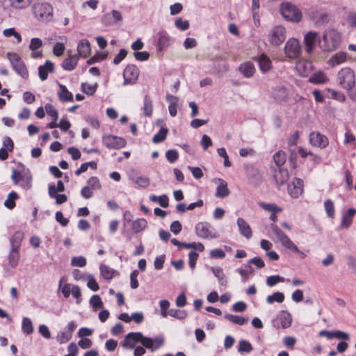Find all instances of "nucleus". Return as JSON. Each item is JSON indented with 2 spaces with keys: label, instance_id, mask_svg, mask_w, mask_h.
I'll return each mask as SVG.
<instances>
[{
  "label": "nucleus",
  "instance_id": "f257e3e1",
  "mask_svg": "<svg viewBox=\"0 0 356 356\" xmlns=\"http://www.w3.org/2000/svg\"><path fill=\"white\" fill-rule=\"evenodd\" d=\"M339 33L334 30L325 31L322 38H318V45L324 51H332L337 48L340 42Z\"/></svg>",
  "mask_w": 356,
  "mask_h": 356
},
{
  "label": "nucleus",
  "instance_id": "f03ea898",
  "mask_svg": "<svg viewBox=\"0 0 356 356\" xmlns=\"http://www.w3.org/2000/svg\"><path fill=\"white\" fill-rule=\"evenodd\" d=\"M337 84L343 89L350 91L355 86V73L350 67L341 69L337 76Z\"/></svg>",
  "mask_w": 356,
  "mask_h": 356
},
{
  "label": "nucleus",
  "instance_id": "7ed1b4c3",
  "mask_svg": "<svg viewBox=\"0 0 356 356\" xmlns=\"http://www.w3.org/2000/svg\"><path fill=\"white\" fill-rule=\"evenodd\" d=\"M280 12L282 17L289 22H299L302 14L301 10L291 2H284L280 5Z\"/></svg>",
  "mask_w": 356,
  "mask_h": 356
},
{
  "label": "nucleus",
  "instance_id": "20e7f679",
  "mask_svg": "<svg viewBox=\"0 0 356 356\" xmlns=\"http://www.w3.org/2000/svg\"><path fill=\"white\" fill-rule=\"evenodd\" d=\"M54 8L48 3H37L33 6L35 17L40 22H48L53 18Z\"/></svg>",
  "mask_w": 356,
  "mask_h": 356
},
{
  "label": "nucleus",
  "instance_id": "39448f33",
  "mask_svg": "<svg viewBox=\"0 0 356 356\" xmlns=\"http://www.w3.org/2000/svg\"><path fill=\"white\" fill-rule=\"evenodd\" d=\"M6 57L9 60L13 69L22 78L27 79L29 78L28 69L19 55L15 52H8Z\"/></svg>",
  "mask_w": 356,
  "mask_h": 356
},
{
  "label": "nucleus",
  "instance_id": "423d86ee",
  "mask_svg": "<svg viewBox=\"0 0 356 356\" xmlns=\"http://www.w3.org/2000/svg\"><path fill=\"white\" fill-rule=\"evenodd\" d=\"M269 42L273 46H279L282 44L286 38V31L283 26H274L268 34Z\"/></svg>",
  "mask_w": 356,
  "mask_h": 356
},
{
  "label": "nucleus",
  "instance_id": "0eeeda50",
  "mask_svg": "<svg viewBox=\"0 0 356 356\" xmlns=\"http://www.w3.org/2000/svg\"><path fill=\"white\" fill-rule=\"evenodd\" d=\"M196 234L203 238H216L218 237L213 227L207 222H200L195 225Z\"/></svg>",
  "mask_w": 356,
  "mask_h": 356
},
{
  "label": "nucleus",
  "instance_id": "6e6552de",
  "mask_svg": "<svg viewBox=\"0 0 356 356\" xmlns=\"http://www.w3.org/2000/svg\"><path fill=\"white\" fill-rule=\"evenodd\" d=\"M102 143L106 147L115 149L123 148L127 145V141L124 138L111 134L103 136Z\"/></svg>",
  "mask_w": 356,
  "mask_h": 356
},
{
  "label": "nucleus",
  "instance_id": "1a4fd4ad",
  "mask_svg": "<svg viewBox=\"0 0 356 356\" xmlns=\"http://www.w3.org/2000/svg\"><path fill=\"white\" fill-rule=\"evenodd\" d=\"M11 179L15 184H18L25 189H29L31 186V177L27 173L22 172L17 170L13 169L12 171Z\"/></svg>",
  "mask_w": 356,
  "mask_h": 356
},
{
  "label": "nucleus",
  "instance_id": "9d476101",
  "mask_svg": "<svg viewBox=\"0 0 356 356\" xmlns=\"http://www.w3.org/2000/svg\"><path fill=\"white\" fill-rule=\"evenodd\" d=\"M301 45L297 39H289L284 47L286 56L292 59L297 58L301 54Z\"/></svg>",
  "mask_w": 356,
  "mask_h": 356
},
{
  "label": "nucleus",
  "instance_id": "9b49d317",
  "mask_svg": "<svg viewBox=\"0 0 356 356\" xmlns=\"http://www.w3.org/2000/svg\"><path fill=\"white\" fill-rule=\"evenodd\" d=\"M140 70L136 65H128L124 70L123 76L127 83H134L139 76Z\"/></svg>",
  "mask_w": 356,
  "mask_h": 356
},
{
  "label": "nucleus",
  "instance_id": "f8f14e48",
  "mask_svg": "<svg viewBox=\"0 0 356 356\" xmlns=\"http://www.w3.org/2000/svg\"><path fill=\"white\" fill-rule=\"evenodd\" d=\"M310 144L321 149L325 148L329 143L328 138L319 132L313 131L309 134Z\"/></svg>",
  "mask_w": 356,
  "mask_h": 356
},
{
  "label": "nucleus",
  "instance_id": "ddd939ff",
  "mask_svg": "<svg viewBox=\"0 0 356 356\" xmlns=\"http://www.w3.org/2000/svg\"><path fill=\"white\" fill-rule=\"evenodd\" d=\"M291 315L286 311H282L277 318L273 322V326L277 329H286L291 325Z\"/></svg>",
  "mask_w": 356,
  "mask_h": 356
},
{
  "label": "nucleus",
  "instance_id": "4468645a",
  "mask_svg": "<svg viewBox=\"0 0 356 356\" xmlns=\"http://www.w3.org/2000/svg\"><path fill=\"white\" fill-rule=\"evenodd\" d=\"M303 187V181L300 178H295L288 186V192L292 197L297 198L302 195Z\"/></svg>",
  "mask_w": 356,
  "mask_h": 356
},
{
  "label": "nucleus",
  "instance_id": "2eb2a0df",
  "mask_svg": "<svg viewBox=\"0 0 356 356\" xmlns=\"http://www.w3.org/2000/svg\"><path fill=\"white\" fill-rule=\"evenodd\" d=\"M317 41L318 42V33L309 31L305 34L304 37V44L307 53L311 54L313 51Z\"/></svg>",
  "mask_w": 356,
  "mask_h": 356
},
{
  "label": "nucleus",
  "instance_id": "dca6fc26",
  "mask_svg": "<svg viewBox=\"0 0 356 356\" xmlns=\"http://www.w3.org/2000/svg\"><path fill=\"white\" fill-rule=\"evenodd\" d=\"M309 17L316 24H323L327 22L328 15L321 9L312 8L307 13Z\"/></svg>",
  "mask_w": 356,
  "mask_h": 356
},
{
  "label": "nucleus",
  "instance_id": "f3484780",
  "mask_svg": "<svg viewBox=\"0 0 356 356\" xmlns=\"http://www.w3.org/2000/svg\"><path fill=\"white\" fill-rule=\"evenodd\" d=\"M140 332H130L127 334L124 340L121 342L122 346L125 349H133L135 348V343L138 342V337Z\"/></svg>",
  "mask_w": 356,
  "mask_h": 356
},
{
  "label": "nucleus",
  "instance_id": "a211bd4d",
  "mask_svg": "<svg viewBox=\"0 0 356 356\" xmlns=\"http://www.w3.org/2000/svg\"><path fill=\"white\" fill-rule=\"evenodd\" d=\"M313 67L312 63L307 60H300L297 63L296 68L300 75L303 77L307 76L312 72Z\"/></svg>",
  "mask_w": 356,
  "mask_h": 356
},
{
  "label": "nucleus",
  "instance_id": "6ab92c4d",
  "mask_svg": "<svg viewBox=\"0 0 356 356\" xmlns=\"http://www.w3.org/2000/svg\"><path fill=\"white\" fill-rule=\"evenodd\" d=\"M238 71L244 77L249 79L254 76L256 69L252 63L247 61L241 63L238 66Z\"/></svg>",
  "mask_w": 356,
  "mask_h": 356
},
{
  "label": "nucleus",
  "instance_id": "aec40b11",
  "mask_svg": "<svg viewBox=\"0 0 356 356\" xmlns=\"http://www.w3.org/2000/svg\"><path fill=\"white\" fill-rule=\"evenodd\" d=\"M237 225L240 232V234L249 239L252 236V231L249 224L242 218L237 219Z\"/></svg>",
  "mask_w": 356,
  "mask_h": 356
},
{
  "label": "nucleus",
  "instance_id": "412c9836",
  "mask_svg": "<svg viewBox=\"0 0 356 356\" xmlns=\"http://www.w3.org/2000/svg\"><path fill=\"white\" fill-rule=\"evenodd\" d=\"M54 65L50 60H47L43 65L38 67V75L42 81H45L48 77V74L54 72Z\"/></svg>",
  "mask_w": 356,
  "mask_h": 356
},
{
  "label": "nucleus",
  "instance_id": "4be33fe9",
  "mask_svg": "<svg viewBox=\"0 0 356 356\" xmlns=\"http://www.w3.org/2000/svg\"><path fill=\"white\" fill-rule=\"evenodd\" d=\"M320 337H325L328 339H331L333 337L337 339H343V340H348L349 335L348 334L337 330V331H327V330H321L319 332Z\"/></svg>",
  "mask_w": 356,
  "mask_h": 356
},
{
  "label": "nucleus",
  "instance_id": "5701e85b",
  "mask_svg": "<svg viewBox=\"0 0 356 356\" xmlns=\"http://www.w3.org/2000/svg\"><path fill=\"white\" fill-rule=\"evenodd\" d=\"M274 178L278 186H282L286 184L289 179L288 170L286 168H279V170L275 172Z\"/></svg>",
  "mask_w": 356,
  "mask_h": 356
},
{
  "label": "nucleus",
  "instance_id": "b1692460",
  "mask_svg": "<svg viewBox=\"0 0 356 356\" xmlns=\"http://www.w3.org/2000/svg\"><path fill=\"white\" fill-rule=\"evenodd\" d=\"M79 56L86 58L90 55L91 48L90 44L87 40H81L77 46Z\"/></svg>",
  "mask_w": 356,
  "mask_h": 356
},
{
  "label": "nucleus",
  "instance_id": "393cba45",
  "mask_svg": "<svg viewBox=\"0 0 356 356\" xmlns=\"http://www.w3.org/2000/svg\"><path fill=\"white\" fill-rule=\"evenodd\" d=\"M58 97L61 102H71L73 101V94L69 91L65 85L59 84Z\"/></svg>",
  "mask_w": 356,
  "mask_h": 356
},
{
  "label": "nucleus",
  "instance_id": "a878e982",
  "mask_svg": "<svg viewBox=\"0 0 356 356\" xmlns=\"http://www.w3.org/2000/svg\"><path fill=\"white\" fill-rule=\"evenodd\" d=\"M165 99L169 103L168 111L170 115L172 117L176 116L177 114L178 97L170 94H167Z\"/></svg>",
  "mask_w": 356,
  "mask_h": 356
},
{
  "label": "nucleus",
  "instance_id": "bb28decb",
  "mask_svg": "<svg viewBox=\"0 0 356 356\" xmlns=\"http://www.w3.org/2000/svg\"><path fill=\"white\" fill-rule=\"evenodd\" d=\"M282 246H284L286 249L293 252L296 254L300 259H305L306 257V254L301 251L298 246L291 240L290 238H287L284 243H282Z\"/></svg>",
  "mask_w": 356,
  "mask_h": 356
},
{
  "label": "nucleus",
  "instance_id": "cd10ccee",
  "mask_svg": "<svg viewBox=\"0 0 356 356\" xmlns=\"http://www.w3.org/2000/svg\"><path fill=\"white\" fill-rule=\"evenodd\" d=\"M282 246H284L286 249L293 252L296 254L300 259H305L306 257V254L301 251L298 246L291 240L290 238H287L284 243H282Z\"/></svg>",
  "mask_w": 356,
  "mask_h": 356
},
{
  "label": "nucleus",
  "instance_id": "c85d7f7f",
  "mask_svg": "<svg viewBox=\"0 0 356 356\" xmlns=\"http://www.w3.org/2000/svg\"><path fill=\"white\" fill-rule=\"evenodd\" d=\"M48 193L51 198L56 200L57 204H61L67 202V197L65 194H58L55 191V184H51L49 185Z\"/></svg>",
  "mask_w": 356,
  "mask_h": 356
},
{
  "label": "nucleus",
  "instance_id": "c756f323",
  "mask_svg": "<svg viewBox=\"0 0 356 356\" xmlns=\"http://www.w3.org/2000/svg\"><path fill=\"white\" fill-rule=\"evenodd\" d=\"M259 69L263 72H266L272 67L270 59L264 54H261L258 58Z\"/></svg>",
  "mask_w": 356,
  "mask_h": 356
},
{
  "label": "nucleus",
  "instance_id": "7c9ffc66",
  "mask_svg": "<svg viewBox=\"0 0 356 356\" xmlns=\"http://www.w3.org/2000/svg\"><path fill=\"white\" fill-rule=\"evenodd\" d=\"M78 57L76 55L70 56L62 62V67L67 71L73 70L77 65Z\"/></svg>",
  "mask_w": 356,
  "mask_h": 356
},
{
  "label": "nucleus",
  "instance_id": "2f4dec72",
  "mask_svg": "<svg viewBox=\"0 0 356 356\" xmlns=\"http://www.w3.org/2000/svg\"><path fill=\"white\" fill-rule=\"evenodd\" d=\"M329 79L327 75L325 74V72L322 71H318L314 73L309 79V81L314 84L325 83H327Z\"/></svg>",
  "mask_w": 356,
  "mask_h": 356
},
{
  "label": "nucleus",
  "instance_id": "473e14b6",
  "mask_svg": "<svg viewBox=\"0 0 356 356\" xmlns=\"http://www.w3.org/2000/svg\"><path fill=\"white\" fill-rule=\"evenodd\" d=\"M273 97L277 102L286 101L288 98L287 89L284 86H278L274 89Z\"/></svg>",
  "mask_w": 356,
  "mask_h": 356
},
{
  "label": "nucleus",
  "instance_id": "72a5a7b5",
  "mask_svg": "<svg viewBox=\"0 0 356 356\" xmlns=\"http://www.w3.org/2000/svg\"><path fill=\"white\" fill-rule=\"evenodd\" d=\"M171 38L166 32H160L158 39L157 47L159 51H161L168 47L170 44Z\"/></svg>",
  "mask_w": 356,
  "mask_h": 356
},
{
  "label": "nucleus",
  "instance_id": "f704fd0d",
  "mask_svg": "<svg viewBox=\"0 0 356 356\" xmlns=\"http://www.w3.org/2000/svg\"><path fill=\"white\" fill-rule=\"evenodd\" d=\"M220 184L218 186L216 191V196L220 198H224L227 197L230 191L227 188V184L223 179H219Z\"/></svg>",
  "mask_w": 356,
  "mask_h": 356
},
{
  "label": "nucleus",
  "instance_id": "c9c22d12",
  "mask_svg": "<svg viewBox=\"0 0 356 356\" xmlns=\"http://www.w3.org/2000/svg\"><path fill=\"white\" fill-rule=\"evenodd\" d=\"M355 213L356 209L352 208L348 209L343 215L341 226L345 228H348L353 222V218Z\"/></svg>",
  "mask_w": 356,
  "mask_h": 356
},
{
  "label": "nucleus",
  "instance_id": "e433bc0d",
  "mask_svg": "<svg viewBox=\"0 0 356 356\" xmlns=\"http://www.w3.org/2000/svg\"><path fill=\"white\" fill-rule=\"evenodd\" d=\"M153 102L152 99L148 96L145 95L144 97L143 111L145 116L150 118L153 114Z\"/></svg>",
  "mask_w": 356,
  "mask_h": 356
},
{
  "label": "nucleus",
  "instance_id": "4c0bfd02",
  "mask_svg": "<svg viewBox=\"0 0 356 356\" xmlns=\"http://www.w3.org/2000/svg\"><path fill=\"white\" fill-rule=\"evenodd\" d=\"M270 227L273 233L276 236L277 238L279 240L281 244L284 243L287 238H289L284 232H282L278 227V226L275 223H272L270 225Z\"/></svg>",
  "mask_w": 356,
  "mask_h": 356
},
{
  "label": "nucleus",
  "instance_id": "58836bf2",
  "mask_svg": "<svg viewBox=\"0 0 356 356\" xmlns=\"http://www.w3.org/2000/svg\"><path fill=\"white\" fill-rule=\"evenodd\" d=\"M224 317L226 319L229 320L230 322L239 325H243L248 322V318H245L237 315L226 314H225Z\"/></svg>",
  "mask_w": 356,
  "mask_h": 356
},
{
  "label": "nucleus",
  "instance_id": "ea45409f",
  "mask_svg": "<svg viewBox=\"0 0 356 356\" xmlns=\"http://www.w3.org/2000/svg\"><path fill=\"white\" fill-rule=\"evenodd\" d=\"M347 54L343 51H339L334 54L330 58L331 64L334 65H338L346 60Z\"/></svg>",
  "mask_w": 356,
  "mask_h": 356
},
{
  "label": "nucleus",
  "instance_id": "a19ab883",
  "mask_svg": "<svg viewBox=\"0 0 356 356\" xmlns=\"http://www.w3.org/2000/svg\"><path fill=\"white\" fill-rule=\"evenodd\" d=\"M147 225V222L145 218H138L132 222V230L136 233H138L145 229Z\"/></svg>",
  "mask_w": 356,
  "mask_h": 356
},
{
  "label": "nucleus",
  "instance_id": "79ce46f5",
  "mask_svg": "<svg viewBox=\"0 0 356 356\" xmlns=\"http://www.w3.org/2000/svg\"><path fill=\"white\" fill-rule=\"evenodd\" d=\"M168 129L165 127H161L158 133H156L152 138V142L155 144L161 143L166 139Z\"/></svg>",
  "mask_w": 356,
  "mask_h": 356
},
{
  "label": "nucleus",
  "instance_id": "37998d69",
  "mask_svg": "<svg viewBox=\"0 0 356 356\" xmlns=\"http://www.w3.org/2000/svg\"><path fill=\"white\" fill-rule=\"evenodd\" d=\"M18 198V195L16 192L12 191L10 192L7 199L4 202V205L8 209H13L15 207V200Z\"/></svg>",
  "mask_w": 356,
  "mask_h": 356
},
{
  "label": "nucleus",
  "instance_id": "c03bdc74",
  "mask_svg": "<svg viewBox=\"0 0 356 356\" xmlns=\"http://www.w3.org/2000/svg\"><path fill=\"white\" fill-rule=\"evenodd\" d=\"M273 160L277 167L282 168L286 163V154L283 151H278L274 154Z\"/></svg>",
  "mask_w": 356,
  "mask_h": 356
},
{
  "label": "nucleus",
  "instance_id": "a18cd8bd",
  "mask_svg": "<svg viewBox=\"0 0 356 356\" xmlns=\"http://www.w3.org/2000/svg\"><path fill=\"white\" fill-rule=\"evenodd\" d=\"M150 200L158 202L161 207L166 208L169 205V199L166 195H162L160 196L151 195L149 197Z\"/></svg>",
  "mask_w": 356,
  "mask_h": 356
},
{
  "label": "nucleus",
  "instance_id": "49530a36",
  "mask_svg": "<svg viewBox=\"0 0 356 356\" xmlns=\"http://www.w3.org/2000/svg\"><path fill=\"white\" fill-rule=\"evenodd\" d=\"M97 83L95 84H89L88 83H81V90L87 95H93L97 91Z\"/></svg>",
  "mask_w": 356,
  "mask_h": 356
},
{
  "label": "nucleus",
  "instance_id": "de8ad7c7",
  "mask_svg": "<svg viewBox=\"0 0 356 356\" xmlns=\"http://www.w3.org/2000/svg\"><path fill=\"white\" fill-rule=\"evenodd\" d=\"M324 208L326 211L327 216L330 218H333L335 216V209L334 202L330 199L325 200Z\"/></svg>",
  "mask_w": 356,
  "mask_h": 356
},
{
  "label": "nucleus",
  "instance_id": "09e8293b",
  "mask_svg": "<svg viewBox=\"0 0 356 356\" xmlns=\"http://www.w3.org/2000/svg\"><path fill=\"white\" fill-rule=\"evenodd\" d=\"M22 331L26 334H31L33 332V327L31 319L28 317H24L22 324Z\"/></svg>",
  "mask_w": 356,
  "mask_h": 356
},
{
  "label": "nucleus",
  "instance_id": "8fccbe9b",
  "mask_svg": "<svg viewBox=\"0 0 356 356\" xmlns=\"http://www.w3.org/2000/svg\"><path fill=\"white\" fill-rule=\"evenodd\" d=\"M284 300V295L282 292H275L272 295L268 296L266 298V301L269 304H272L274 302H277L279 303L282 302Z\"/></svg>",
  "mask_w": 356,
  "mask_h": 356
},
{
  "label": "nucleus",
  "instance_id": "3c124183",
  "mask_svg": "<svg viewBox=\"0 0 356 356\" xmlns=\"http://www.w3.org/2000/svg\"><path fill=\"white\" fill-rule=\"evenodd\" d=\"M259 206L265 211L272 213H280L282 211L281 207H279L275 204H268L264 202H259Z\"/></svg>",
  "mask_w": 356,
  "mask_h": 356
},
{
  "label": "nucleus",
  "instance_id": "603ef678",
  "mask_svg": "<svg viewBox=\"0 0 356 356\" xmlns=\"http://www.w3.org/2000/svg\"><path fill=\"white\" fill-rule=\"evenodd\" d=\"M101 274L106 280H111L114 275V270L106 265H102L100 266Z\"/></svg>",
  "mask_w": 356,
  "mask_h": 356
},
{
  "label": "nucleus",
  "instance_id": "864d4df0",
  "mask_svg": "<svg viewBox=\"0 0 356 356\" xmlns=\"http://www.w3.org/2000/svg\"><path fill=\"white\" fill-rule=\"evenodd\" d=\"M88 186L90 187L93 191L99 190L102 188L101 182L96 176L91 177L87 181Z\"/></svg>",
  "mask_w": 356,
  "mask_h": 356
},
{
  "label": "nucleus",
  "instance_id": "5fc2aeb1",
  "mask_svg": "<svg viewBox=\"0 0 356 356\" xmlns=\"http://www.w3.org/2000/svg\"><path fill=\"white\" fill-rule=\"evenodd\" d=\"M138 342H140L143 346L148 349H152V350H154V341L152 339L144 337L142 333H140V336L138 337Z\"/></svg>",
  "mask_w": 356,
  "mask_h": 356
},
{
  "label": "nucleus",
  "instance_id": "6e6d98bb",
  "mask_svg": "<svg viewBox=\"0 0 356 356\" xmlns=\"http://www.w3.org/2000/svg\"><path fill=\"white\" fill-rule=\"evenodd\" d=\"M19 258V252L13 248L8 256L10 265L13 268L15 267L18 264Z\"/></svg>",
  "mask_w": 356,
  "mask_h": 356
},
{
  "label": "nucleus",
  "instance_id": "4d7b16f0",
  "mask_svg": "<svg viewBox=\"0 0 356 356\" xmlns=\"http://www.w3.org/2000/svg\"><path fill=\"white\" fill-rule=\"evenodd\" d=\"M298 153L300 156L305 159L307 156H313V162L314 163H318L319 161V157L317 155L314 154L312 152L307 151V149H304L303 147H300L298 148Z\"/></svg>",
  "mask_w": 356,
  "mask_h": 356
},
{
  "label": "nucleus",
  "instance_id": "13d9d810",
  "mask_svg": "<svg viewBox=\"0 0 356 356\" xmlns=\"http://www.w3.org/2000/svg\"><path fill=\"white\" fill-rule=\"evenodd\" d=\"M168 316H172L178 319H184L187 316V314L184 310H179L177 309H170L168 311Z\"/></svg>",
  "mask_w": 356,
  "mask_h": 356
},
{
  "label": "nucleus",
  "instance_id": "bf43d9fd",
  "mask_svg": "<svg viewBox=\"0 0 356 356\" xmlns=\"http://www.w3.org/2000/svg\"><path fill=\"white\" fill-rule=\"evenodd\" d=\"M45 110L48 115L52 118V120L57 121L58 118V111L56 110L52 104H47L45 106Z\"/></svg>",
  "mask_w": 356,
  "mask_h": 356
},
{
  "label": "nucleus",
  "instance_id": "052dcab7",
  "mask_svg": "<svg viewBox=\"0 0 356 356\" xmlns=\"http://www.w3.org/2000/svg\"><path fill=\"white\" fill-rule=\"evenodd\" d=\"M90 303L92 305V307L95 309H101L104 306L101 298L97 295H93L91 297L90 300Z\"/></svg>",
  "mask_w": 356,
  "mask_h": 356
},
{
  "label": "nucleus",
  "instance_id": "680f3d73",
  "mask_svg": "<svg viewBox=\"0 0 356 356\" xmlns=\"http://www.w3.org/2000/svg\"><path fill=\"white\" fill-rule=\"evenodd\" d=\"M253 348L251 343L246 340H241L239 341L238 351L250 353L252 350Z\"/></svg>",
  "mask_w": 356,
  "mask_h": 356
},
{
  "label": "nucleus",
  "instance_id": "e2e57ef3",
  "mask_svg": "<svg viewBox=\"0 0 356 356\" xmlns=\"http://www.w3.org/2000/svg\"><path fill=\"white\" fill-rule=\"evenodd\" d=\"M212 271L214 275L219 280L220 284L226 285L227 281L225 280V275L221 268H213Z\"/></svg>",
  "mask_w": 356,
  "mask_h": 356
},
{
  "label": "nucleus",
  "instance_id": "0e129e2a",
  "mask_svg": "<svg viewBox=\"0 0 356 356\" xmlns=\"http://www.w3.org/2000/svg\"><path fill=\"white\" fill-rule=\"evenodd\" d=\"M139 274L138 270H134L131 273L130 275V286L133 289H136L138 287L139 284L138 281V275Z\"/></svg>",
  "mask_w": 356,
  "mask_h": 356
},
{
  "label": "nucleus",
  "instance_id": "69168bd1",
  "mask_svg": "<svg viewBox=\"0 0 356 356\" xmlns=\"http://www.w3.org/2000/svg\"><path fill=\"white\" fill-rule=\"evenodd\" d=\"M183 247L186 249L192 248L194 250H197L200 252H203L204 250V245L200 242H198V243L193 242V243H183Z\"/></svg>",
  "mask_w": 356,
  "mask_h": 356
},
{
  "label": "nucleus",
  "instance_id": "338daca9",
  "mask_svg": "<svg viewBox=\"0 0 356 356\" xmlns=\"http://www.w3.org/2000/svg\"><path fill=\"white\" fill-rule=\"evenodd\" d=\"M57 341L60 344L67 342L71 338V334L67 332H60L57 335Z\"/></svg>",
  "mask_w": 356,
  "mask_h": 356
},
{
  "label": "nucleus",
  "instance_id": "774afa93",
  "mask_svg": "<svg viewBox=\"0 0 356 356\" xmlns=\"http://www.w3.org/2000/svg\"><path fill=\"white\" fill-rule=\"evenodd\" d=\"M65 47L63 43L57 42L54 44L53 48V53L56 56H60L63 54Z\"/></svg>",
  "mask_w": 356,
  "mask_h": 356
}]
</instances>
